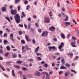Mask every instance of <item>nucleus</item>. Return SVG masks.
<instances>
[{
	"label": "nucleus",
	"instance_id": "1",
	"mask_svg": "<svg viewBox=\"0 0 79 79\" xmlns=\"http://www.w3.org/2000/svg\"><path fill=\"white\" fill-rule=\"evenodd\" d=\"M14 19H15L16 23L17 24L19 23V22L20 21V16L18 14H17L15 15L14 16Z\"/></svg>",
	"mask_w": 79,
	"mask_h": 79
},
{
	"label": "nucleus",
	"instance_id": "2",
	"mask_svg": "<svg viewBox=\"0 0 79 79\" xmlns=\"http://www.w3.org/2000/svg\"><path fill=\"white\" fill-rule=\"evenodd\" d=\"M48 32L47 31H44L41 34V36L42 37H45L47 36V35H48Z\"/></svg>",
	"mask_w": 79,
	"mask_h": 79
},
{
	"label": "nucleus",
	"instance_id": "3",
	"mask_svg": "<svg viewBox=\"0 0 79 79\" xmlns=\"http://www.w3.org/2000/svg\"><path fill=\"white\" fill-rule=\"evenodd\" d=\"M10 13L12 15H16V13H17V10L15 9H11L10 11Z\"/></svg>",
	"mask_w": 79,
	"mask_h": 79
},
{
	"label": "nucleus",
	"instance_id": "4",
	"mask_svg": "<svg viewBox=\"0 0 79 79\" xmlns=\"http://www.w3.org/2000/svg\"><path fill=\"white\" fill-rule=\"evenodd\" d=\"M44 21L46 23H50V19L48 18V17H46L44 18Z\"/></svg>",
	"mask_w": 79,
	"mask_h": 79
},
{
	"label": "nucleus",
	"instance_id": "5",
	"mask_svg": "<svg viewBox=\"0 0 79 79\" xmlns=\"http://www.w3.org/2000/svg\"><path fill=\"white\" fill-rule=\"evenodd\" d=\"M48 48L49 51H51V50H52H52H57V48H56V47H55V46H50L48 47Z\"/></svg>",
	"mask_w": 79,
	"mask_h": 79
},
{
	"label": "nucleus",
	"instance_id": "6",
	"mask_svg": "<svg viewBox=\"0 0 79 79\" xmlns=\"http://www.w3.org/2000/svg\"><path fill=\"white\" fill-rule=\"evenodd\" d=\"M34 75L36 76H40V73L39 71H37L34 73Z\"/></svg>",
	"mask_w": 79,
	"mask_h": 79
},
{
	"label": "nucleus",
	"instance_id": "7",
	"mask_svg": "<svg viewBox=\"0 0 79 79\" xmlns=\"http://www.w3.org/2000/svg\"><path fill=\"white\" fill-rule=\"evenodd\" d=\"M55 29H55V27L53 26L49 28V31H54Z\"/></svg>",
	"mask_w": 79,
	"mask_h": 79
},
{
	"label": "nucleus",
	"instance_id": "8",
	"mask_svg": "<svg viewBox=\"0 0 79 79\" xmlns=\"http://www.w3.org/2000/svg\"><path fill=\"white\" fill-rule=\"evenodd\" d=\"M10 39L12 41H13V42H14V39H13V34L12 33H11L10 35Z\"/></svg>",
	"mask_w": 79,
	"mask_h": 79
},
{
	"label": "nucleus",
	"instance_id": "9",
	"mask_svg": "<svg viewBox=\"0 0 79 79\" xmlns=\"http://www.w3.org/2000/svg\"><path fill=\"white\" fill-rule=\"evenodd\" d=\"M22 15H21V18L23 19L24 18V17H26V14L24 13V12L22 11Z\"/></svg>",
	"mask_w": 79,
	"mask_h": 79
},
{
	"label": "nucleus",
	"instance_id": "10",
	"mask_svg": "<svg viewBox=\"0 0 79 79\" xmlns=\"http://www.w3.org/2000/svg\"><path fill=\"white\" fill-rule=\"evenodd\" d=\"M64 47V43H61L60 45L58 47V48L59 49H61V48H62V47Z\"/></svg>",
	"mask_w": 79,
	"mask_h": 79
},
{
	"label": "nucleus",
	"instance_id": "11",
	"mask_svg": "<svg viewBox=\"0 0 79 79\" xmlns=\"http://www.w3.org/2000/svg\"><path fill=\"white\" fill-rule=\"evenodd\" d=\"M25 38L27 42H29L30 41V39H29V36L27 35H25Z\"/></svg>",
	"mask_w": 79,
	"mask_h": 79
},
{
	"label": "nucleus",
	"instance_id": "12",
	"mask_svg": "<svg viewBox=\"0 0 79 79\" xmlns=\"http://www.w3.org/2000/svg\"><path fill=\"white\" fill-rule=\"evenodd\" d=\"M71 44L72 45V47H76V46L75 45V44H76V43H74L72 42L71 43Z\"/></svg>",
	"mask_w": 79,
	"mask_h": 79
},
{
	"label": "nucleus",
	"instance_id": "13",
	"mask_svg": "<svg viewBox=\"0 0 79 79\" xmlns=\"http://www.w3.org/2000/svg\"><path fill=\"white\" fill-rule=\"evenodd\" d=\"M1 10L2 11H5L6 10V8L5 7H2Z\"/></svg>",
	"mask_w": 79,
	"mask_h": 79
},
{
	"label": "nucleus",
	"instance_id": "14",
	"mask_svg": "<svg viewBox=\"0 0 79 79\" xmlns=\"http://www.w3.org/2000/svg\"><path fill=\"white\" fill-rule=\"evenodd\" d=\"M64 24H65L66 26H68V25H71V23L69 22H65Z\"/></svg>",
	"mask_w": 79,
	"mask_h": 79
},
{
	"label": "nucleus",
	"instance_id": "15",
	"mask_svg": "<svg viewBox=\"0 0 79 79\" xmlns=\"http://www.w3.org/2000/svg\"><path fill=\"white\" fill-rule=\"evenodd\" d=\"M25 48L26 49V50H31V48H29V47H28V46H27V45H26L25 46Z\"/></svg>",
	"mask_w": 79,
	"mask_h": 79
},
{
	"label": "nucleus",
	"instance_id": "16",
	"mask_svg": "<svg viewBox=\"0 0 79 79\" xmlns=\"http://www.w3.org/2000/svg\"><path fill=\"white\" fill-rule=\"evenodd\" d=\"M68 19H69V17H68V16L66 15V18L64 19V21H68Z\"/></svg>",
	"mask_w": 79,
	"mask_h": 79
},
{
	"label": "nucleus",
	"instance_id": "17",
	"mask_svg": "<svg viewBox=\"0 0 79 79\" xmlns=\"http://www.w3.org/2000/svg\"><path fill=\"white\" fill-rule=\"evenodd\" d=\"M39 47H38L36 48L35 49V53H37V52H38V50H39Z\"/></svg>",
	"mask_w": 79,
	"mask_h": 79
},
{
	"label": "nucleus",
	"instance_id": "18",
	"mask_svg": "<svg viewBox=\"0 0 79 79\" xmlns=\"http://www.w3.org/2000/svg\"><path fill=\"white\" fill-rule=\"evenodd\" d=\"M60 36L61 37H62L63 39H65V36L64 35L63 33L60 34Z\"/></svg>",
	"mask_w": 79,
	"mask_h": 79
},
{
	"label": "nucleus",
	"instance_id": "19",
	"mask_svg": "<svg viewBox=\"0 0 79 79\" xmlns=\"http://www.w3.org/2000/svg\"><path fill=\"white\" fill-rule=\"evenodd\" d=\"M14 67L17 68V69H19L20 68V66L19 65H14Z\"/></svg>",
	"mask_w": 79,
	"mask_h": 79
},
{
	"label": "nucleus",
	"instance_id": "20",
	"mask_svg": "<svg viewBox=\"0 0 79 79\" xmlns=\"http://www.w3.org/2000/svg\"><path fill=\"white\" fill-rule=\"evenodd\" d=\"M12 74L13 77L15 76V71L14 70H12Z\"/></svg>",
	"mask_w": 79,
	"mask_h": 79
},
{
	"label": "nucleus",
	"instance_id": "21",
	"mask_svg": "<svg viewBox=\"0 0 79 79\" xmlns=\"http://www.w3.org/2000/svg\"><path fill=\"white\" fill-rule=\"evenodd\" d=\"M61 62L62 64H64L65 63V61L64 59H61Z\"/></svg>",
	"mask_w": 79,
	"mask_h": 79
},
{
	"label": "nucleus",
	"instance_id": "22",
	"mask_svg": "<svg viewBox=\"0 0 79 79\" xmlns=\"http://www.w3.org/2000/svg\"><path fill=\"white\" fill-rule=\"evenodd\" d=\"M66 69V67L63 66H61L60 68V69Z\"/></svg>",
	"mask_w": 79,
	"mask_h": 79
},
{
	"label": "nucleus",
	"instance_id": "23",
	"mask_svg": "<svg viewBox=\"0 0 79 79\" xmlns=\"http://www.w3.org/2000/svg\"><path fill=\"white\" fill-rule=\"evenodd\" d=\"M21 43L22 44H26V42H25V41L24 40H21Z\"/></svg>",
	"mask_w": 79,
	"mask_h": 79
},
{
	"label": "nucleus",
	"instance_id": "24",
	"mask_svg": "<svg viewBox=\"0 0 79 79\" xmlns=\"http://www.w3.org/2000/svg\"><path fill=\"white\" fill-rule=\"evenodd\" d=\"M6 48L7 50H11V48H10V47L7 46L6 47Z\"/></svg>",
	"mask_w": 79,
	"mask_h": 79
},
{
	"label": "nucleus",
	"instance_id": "25",
	"mask_svg": "<svg viewBox=\"0 0 79 79\" xmlns=\"http://www.w3.org/2000/svg\"><path fill=\"white\" fill-rule=\"evenodd\" d=\"M50 79V76L48 74H47L46 75V77L45 78V79Z\"/></svg>",
	"mask_w": 79,
	"mask_h": 79
},
{
	"label": "nucleus",
	"instance_id": "26",
	"mask_svg": "<svg viewBox=\"0 0 79 79\" xmlns=\"http://www.w3.org/2000/svg\"><path fill=\"white\" fill-rule=\"evenodd\" d=\"M49 15L50 17H52L53 16V14H52V12L50 11L49 13Z\"/></svg>",
	"mask_w": 79,
	"mask_h": 79
},
{
	"label": "nucleus",
	"instance_id": "27",
	"mask_svg": "<svg viewBox=\"0 0 79 79\" xmlns=\"http://www.w3.org/2000/svg\"><path fill=\"white\" fill-rule=\"evenodd\" d=\"M6 19L9 21V22H10V19L9 17H5Z\"/></svg>",
	"mask_w": 79,
	"mask_h": 79
},
{
	"label": "nucleus",
	"instance_id": "28",
	"mask_svg": "<svg viewBox=\"0 0 79 79\" xmlns=\"http://www.w3.org/2000/svg\"><path fill=\"white\" fill-rule=\"evenodd\" d=\"M30 8V6L27 5V8H26V10H29Z\"/></svg>",
	"mask_w": 79,
	"mask_h": 79
},
{
	"label": "nucleus",
	"instance_id": "29",
	"mask_svg": "<svg viewBox=\"0 0 79 79\" xmlns=\"http://www.w3.org/2000/svg\"><path fill=\"white\" fill-rule=\"evenodd\" d=\"M12 56L14 58H16V57H17V55L15 54H14Z\"/></svg>",
	"mask_w": 79,
	"mask_h": 79
},
{
	"label": "nucleus",
	"instance_id": "30",
	"mask_svg": "<svg viewBox=\"0 0 79 79\" xmlns=\"http://www.w3.org/2000/svg\"><path fill=\"white\" fill-rule=\"evenodd\" d=\"M20 1V0H15V3H18Z\"/></svg>",
	"mask_w": 79,
	"mask_h": 79
},
{
	"label": "nucleus",
	"instance_id": "31",
	"mask_svg": "<svg viewBox=\"0 0 79 79\" xmlns=\"http://www.w3.org/2000/svg\"><path fill=\"white\" fill-rule=\"evenodd\" d=\"M9 52H6L5 54V56L6 57H7L9 55Z\"/></svg>",
	"mask_w": 79,
	"mask_h": 79
},
{
	"label": "nucleus",
	"instance_id": "32",
	"mask_svg": "<svg viewBox=\"0 0 79 79\" xmlns=\"http://www.w3.org/2000/svg\"><path fill=\"white\" fill-rule=\"evenodd\" d=\"M28 61L29 62H31V61H34V60L32 59H30L28 60Z\"/></svg>",
	"mask_w": 79,
	"mask_h": 79
},
{
	"label": "nucleus",
	"instance_id": "33",
	"mask_svg": "<svg viewBox=\"0 0 79 79\" xmlns=\"http://www.w3.org/2000/svg\"><path fill=\"white\" fill-rule=\"evenodd\" d=\"M32 42L33 44H35V41L34 39H33L32 40Z\"/></svg>",
	"mask_w": 79,
	"mask_h": 79
},
{
	"label": "nucleus",
	"instance_id": "34",
	"mask_svg": "<svg viewBox=\"0 0 79 79\" xmlns=\"http://www.w3.org/2000/svg\"><path fill=\"white\" fill-rule=\"evenodd\" d=\"M2 50H3V49H0V53L1 54H3V52L2 51Z\"/></svg>",
	"mask_w": 79,
	"mask_h": 79
},
{
	"label": "nucleus",
	"instance_id": "35",
	"mask_svg": "<svg viewBox=\"0 0 79 79\" xmlns=\"http://www.w3.org/2000/svg\"><path fill=\"white\" fill-rule=\"evenodd\" d=\"M3 32L2 31L0 30V35H1V36L2 37V34H3Z\"/></svg>",
	"mask_w": 79,
	"mask_h": 79
},
{
	"label": "nucleus",
	"instance_id": "36",
	"mask_svg": "<svg viewBox=\"0 0 79 79\" xmlns=\"http://www.w3.org/2000/svg\"><path fill=\"white\" fill-rule=\"evenodd\" d=\"M72 39H73V40H76V38H75V37L74 36H73L72 37Z\"/></svg>",
	"mask_w": 79,
	"mask_h": 79
},
{
	"label": "nucleus",
	"instance_id": "37",
	"mask_svg": "<svg viewBox=\"0 0 79 79\" xmlns=\"http://www.w3.org/2000/svg\"><path fill=\"white\" fill-rule=\"evenodd\" d=\"M8 42V41L5 40L4 41H3V43L4 44H6V43H7Z\"/></svg>",
	"mask_w": 79,
	"mask_h": 79
},
{
	"label": "nucleus",
	"instance_id": "38",
	"mask_svg": "<svg viewBox=\"0 0 79 79\" xmlns=\"http://www.w3.org/2000/svg\"><path fill=\"white\" fill-rule=\"evenodd\" d=\"M22 69H23V71H26V70H27V69L25 67H23L22 68Z\"/></svg>",
	"mask_w": 79,
	"mask_h": 79
},
{
	"label": "nucleus",
	"instance_id": "39",
	"mask_svg": "<svg viewBox=\"0 0 79 79\" xmlns=\"http://www.w3.org/2000/svg\"><path fill=\"white\" fill-rule=\"evenodd\" d=\"M37 58L38 60H40V61L42 60V58H41L40 57H37Z\"/></svg>",
	"mask_w": 79,
	"mask_h": 79
},
{
	"label": "nucleus",
	"instance_id": "40",
	"mask_svg": "<svg viewBox=\"0 0 79 79\" xmlns=\"http://www.w3.org/2000/svg\"><path fill=\"white\" fill-rule=\"evenodd\" d=\"M59 75H61V74H63V71H61L59 72Z\"/></svg>",
	"mask_w": 79,
	"mask_h": 79
},
{
	"label": "nucleus",
	"instance_id": "41",
	"mask_svg": "<svg viewBox=\"0 0 79 79\" xmlns=\"http://www.w3.org/2000/svg\"><path fill=\"white\" fill-rule=\"evenodd\" d=\"M17 63H18V64H21V63H23V61H17Z\"/></svg>",
	"mask_w": 79,
	"mask_h": 79
},
{
	"label": "nucleus",
	"instance_id": "42",
	"mask_svg": "<svg viewBox=\"0 0 79 79\" xmlns=\"http://www.w3.org/2000/svg\"><path fill=\"white\" fill-rule=\"evenodd\" d=\"M65 66H66L67 67H70V65L69 64H65Z\"/></svg>",
	"mask_w": 79,
	"mask_h": 79
},
{
	"label": "nucleus",
	"instance_id": "43",
	"mask_svg": "<svg viewBox=\"0 0 79 79\" xmlns=\"http://www.w3.org/2000/svg\"><path fill=\"white\" fill-rule=\"evenodd\" d=\"M6 31H7V32H10V30H9L8 28H6Z\"/></svg>",
	"mask_w": 79,
	"mask_h": 79
},
{
	"label": "nucleus",
	"instance_id": "44",
	"mask_svg": "<svg viewBox=\"0 0 79 79\" xmlns=\"http://www.w3.org/2000/svg\"><path fill=\"white\" fill-rule=\"evenodd\" d=\"M35 25L36 27H38L39 26V24H38V23H35Z\"/></svg>",
	"mask_w": 79,
	"mask_h": 79
},
{
	"label": "nucleus",
	"instance_id": "45",
	"mask_svg": "<svg viewBox=\"0 0 79 79\" xmlns=\"http://www.w3.org/2000/svg\"><path fill=\"white\" fill-rule=\"evenodd\" d=\"M8 35H7V34L6 33H4V34L3 37H7Z\"/></svg>",
	"mask_w": 79,
	"mask_h": 79
},
{
	"label": "nucleus",
	"instance_id": "46",
	"mask_svg": "<svg viewBox=\"0 0 79 79\" xmlns=\"http://www.w3.org/2000/svg\"><path fill=\"white\" fill-rule=\"evenodd\" d=\"M42 74H46V75L47 74H48V73H47V72H43L42 73Z\"/></svg>",
	"mask_w": 79,
	"mask_h": 79
},
{
	"label": "nucleus",
	"instance_id": "47",
	"mask_svg": "<svg viewBox=\"0 0 79 79\" xmlns=\"http://www.w3.org/2000/svg\"><path fill=\"white\" fill-rule=\"evenodd\" d=\"M58 16L59 17L61 18V16H62V15H61V14L59 13L58 15Z\"/></svg>",
	"mask_w": 79,
	"mask_h": 79
},
{
	"label": "nucleus",
	"instance_id": "48",
	"mask_svg": "<svg viewBox=\"0 0 79 79\" xmlns=\"http://www.w3.org/2000/svg\"><path fill=\"white\" fill-rule=\"evenodd\" d=\"M31 24H29L28 27V30L30 29V27H31Z\"/></svg>",
	"mask_w": 79,
	"mask_h": 79
},
{
	"label": "nucleus",
	"instance_id": "49",
	"mask_svg": "<svg viewBox=\"0 0 79 79\" xmlns=\"http://www.w3.org/2000/svg\"><path fill=\"white\" fill-rule=\"evenodd\" d=\"M71 71L72 73H75V74H76V72L73 69H72L71 70Z\"/></svg>",
	"mask_w": 79,
	"mask_h": 79
},
{
	"label": "nucleus",
	"instance_id": "50",
	"mask_svg": "<svg viewBox=\"0 0 79 79\" xmlns=\"http://www.w3.org/2000/svg\"><path fill=\"white\" fill-rule=\"evenodd\" d=\"M72 21L75 24H77V22H76V21H75V20H74V19H73L72 20Z\"/></svg>",
	"mask_w": 79,
	"mask_h": 79
},
{
	"label": "nucleus",
	"instance_id": "51",
	"mask_svg": "<svg viewBox=\"0 0 79 79\" xmlns=\"http://www.w3.org/2000/svg\"><path fill=\"white\" fill-rule=\"evenodd\" d=\"M19 27H23V25H21V24H19Z\"/></svg>",
	"mask_w": 79,
	"mask_h": 79
},
{
	"label": "nucleus",
	"instance_id": "52",
	"mask_svg": "<svg viewBox=\"0 0 79 79\" xmlns=\"http://www.w3.org/2000/svg\"><path fill=\"white\" fill-rule=\"evenodd\" d=\"M53 40L55 41V42H56L57 41V39H56V38H54L53 39Z\"/></svg>",
	"mask_w": 79,
	"mask_h": 79
},
{
	"label": "nucleus",
	"instance_id": "53",
	"mask_svg": "<svg viewBox=\"0 0 79 79\" xmlns=\"http://www.w3.org/2000/svg\"><path fill=\"white\" fill-rule=\"evenodd\" d=\"M22 32L21 31H19V35H22Z\"/></svg>",
	"mask_w": 79,
	"mask_h": 79
},
{
	"label": "nucleus",
	"instance_id": "54",
	"mask_svg": "<svg viewBox=\"0 0 79 79\" xmlns=\"http://www.w3.org/2000/svg\"><path fill=\"white\" fill-rule=\"evenodd\" d=\"M18 73H20V75H22V73L21 71H19V72H18Z\"/></svg>",
	"mask_w": 79,
	"mask_h": 79
},
{
	"label": "nucleus",
	"instance_id": "55",
	"mask_svg": "<svg viewBox=\"0 0 79 79\" xmlns=\"http://www.w3.org/2000/svg\"><path fill=\"white\" fill-rule=\"evenodd\" d=\"M28 21H30L31 20V18L30 17H29L27 19Z\"/></svg>",
	"mask_w": 79,
	"mask_h": 79
},
{
	"label": "nucleus",
	"instance_id": "56",
	"mask_svg": "<svg viewBox=\"0 0 79 79\" xmlns=\"http://www.w3.org/2000/svg\"><path fill=\"white\" fill-rule=\"evenodd\" d=\"M68 55H70V56H73V53H70L68 54Z\"/></svg>",
	"mask_w": 79,
	"mask_h": 79
},
{
	"label": "nucleus",
	"instance_id": "57",
	"mask_svg": "<svg viewBox=\"0 0 79 79\" xmlns=\"http://www.w3.org/2000/svg\"><path fill=\"white\" fill-rule=\"evenodd\" d=\"M38 31L39 32H40V33H41L42 32V30H41V29H40L38 30Z\"/></svg>",
	"mask_w": 79,
	"mask_h": 79
},
{
	"label": "nucleus",
	"instance_id": "58",
	"mask_svg": "<svg viewBox=\"0 0 79 79\" xmlns=\"http://www.w3.org/2000/svg\"><path fill=\"white\" fill-rule=\"evenodd\" d=\"M6 69L7 70V71L8 72H9V71H10V69L7 68Z\"/></svg>",
	"mask_w": 79,
	"mask_h": 79
},
{
	"label": "nucleus",
	"instance_id": "59",
	"mask_svg": "<svg viewBox=\"0 0 79 79\" xmlns=\"http://www.w3.org/2000/svg\"><path fill=\"white\" fill-rule=\"evenodd\" d=\"M44 66L45 68H47L48 67V65L46 64H44Z\"/></svg>",
	"mask_w": 79,
	"mask_h": 79
},
{
	"label": "nucleus",
	"instance_id": "60",
	"mask_svg": "<svg viewBox=\"0 0 79 79\" xmlns=\"http://www.w3.org/2000/svg\"><path fill=\"white\" fill-rule=\"evenodd\" d=\"M78 58H79V56H76L75 58V60H77Z\"/></svg>",
	"mask_w": 79,
	"mask_h": 79
},
{
	"label": "nucleus",
	"instance_id": "61",
	"mask_svg": "<svg viewBox=\"0 0 79 79\" xmlns=\"http://www.w3.org/2000/svg\"><path fill=\"white\" fill-rule=\"evenodd\" d=\"M20 8H21V7L20 6H18V11L20 10Z\"/></svg>",
	"mask_w": 79,
	"mask_h": 79
},
{
	"label": "nucleus",
	"instance_id": "62",
	"mask_svg": "<svg viewBox=\"0 0 79 79\" xmlns=\"http://www.w3.org/2000/svg\"><path fill=\"white\" fill-rule=\"evenodd\" d=\"M4 76H5V77H8V75H6V74H3Z\"/></svg>",
	"mask_w": 79,
	"mask_h": 79
},
{
	"label": "nucleus",
	"instance_id": "63",
	"mask_svg": "<svg viewBox=\"0 0 79 79\" xmlns=\"http://www.w3.org/2000/svg\"><path fill=\"white\" fill-rule=\"evenodd\" d=\"M4 76H5V77H8V75H6V74H3Z\"/></svg>",
	"mask_w": 79,
	"mask_h": 79
},
{
	"label": "nucleus",
	"instance_id": "64",
	"mask_svg": "<svg viewBox=\"0 0 79 79\" xmlns=\"http://www.w3.org/2000/svg\"><path fill=\"white\" fill-rule=\"evenodd\" d=\"M28 3V1H26L24 2V4L26 5L27 3Z\"/></svg>",
	"mask_w": 79,
	"mask_h": 79
}]
</instances>
